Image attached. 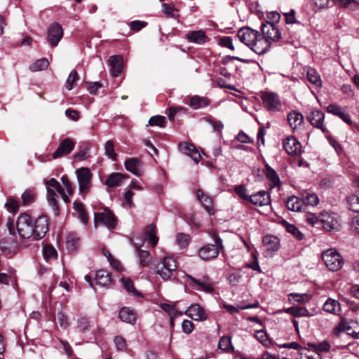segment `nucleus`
I'll use <instances>...</instances> for the list:
<instances>
[{"instance_id":"nucleus-30","label":"nucleus","mask_w":359,"mask_h":359,"mask_svg":"<svg viewBox=\"0 0 359 359\" xmlns=\"http://www.w3.org/2000/svg\"><path fill=\"white\" fill-rule=\"evenodd\" d=\"M128 178L127 175L120 172H112L111 173L105 181V184L108 187H116L122 184L124 180Z\"/></svg>"},{"instance_id":"nucleus-33","label":"nucleus","mask_w":359,"mask_h":359,"mask_svg":"<svg viewBox=\"0 0 359 359\" xmlns=\"http://www.w3.org/2000/svg\"><path fill=\"white\" fill-rule=\"evenodd\" d=\"M304 201L303 199L296 196H291L286 201V207L289 210L299 212L302 210Z\"/></svg>"},{"instance_id":"nucleus-59","label":"nucleus","mask_w":359,"mask_h":359,"mask_svg":"<svg viewBox=\"0 0 359 359\" xmlns=\"http://www.w3.org/2000/svg\"><path fill=\"white\" fill-rule=\"evenodd\" d=\"M161 308L168 313L170 316H178L182 315V312L176 311L173 305L163 303L161 304Z\"/></svg>"},{"instance_id":"nucleus-63","label":"nucleus","mask_w":359,"mask_h":359,"mask_svg":"<svg viewBox=\"0 0 359 359\" xmlns=\"http://www.w3.org/2000/svg\"><path fill=\"white\" fill-rule=\"evenodd\" d=\"M336 301L328 299L323 305V311L330 313L335 314Z\"/></svg>"},{"instance_id":"nucleus-53","label":"nucleus","mask_w":359,"mask_h":359,"mask_svg":"<svg viewBox=\"0 0 359 359\" xmlns=\"http://www.w3.org/2000/svg\"><path fill=\"white\" fill-rule=\"evenodd\" d=\"M258 306H259V304L257 303V304H246L244 306H238V308H236L232 305L225 304L224 306V307L231 314H234V313H238L239 309L245 310V309H251V308H257V307H258Z\"/></svg>"},{"instance_id":"nucleus-21","label":"nucleus","mask_w":359,"mask_h":359,"mask_svg":"<svg viewBox=\"0 0 359 359\" xmlns=\"http://www.w3.org/2000/svg\"><path fill=\"white\" fill-rule=\"evenodd\" d=\"M124 165L126 169L136 176L143 175V163L137 158H130L125 161Z\"/></svg>"},{"instance_id":"nucleus-29","label":"nucleus","mask_w":359,"mask_h":359,"mask_svg":"<svg viewBox=\"0 0 359 359\" xmlns=\"http://www.w3.org/2000/svg\"><path fill=\"white\" fill-rule=\"evenodd\" d=\"M186 39L191 43L204 44L209 41L210 39L203 30L191 31L186 34Z\"/></svg>"},{"instance_id":"nucleus-56","label":"nucleus","mask_w":359,"mask_h":359,"mask_svg":"<svg viewBox=\"0 0 359 359\" xmlns=\"http://www.w3.org/2000/svg\"><path fill=\"white\" fill-rule=\"evenodd\" d=\"M165 117L163 116H154L149 120V124L151 126H159L161 128H164L165 126Z\"/></svg>"},{"instance_id":"nucleus-20","label":"nucleus","mask_w":359,"mask_h":359,"mask_svg":"<svg viewBox=\"0 0 359 359\" xmlns=\"http://www.w3.org/2000/svg\"><path fill=\"white\" fill-rule=\"evenodd\" d=\"M179 149L184 154L190 156L196 163H198L201 159L199 151L193 144L188 142L180 143Z\"/></svg>"},{"instance_id":"nucleus-16","label":"nucleus","mask_w":359,"mask_h":359,"mask_svg":"<svg viewBox=\"0 0 359 359\" xmlns=\"http://www.w3.org/2000/svg\"><path fill=\"white\" fill-rule=\"evenodd\" d=\"M324 118V113L319 109H313L307 116V119L312 126L320 129L324 133H327V128L323 123Z\"/></svg>"},{"instance_id":"nucleus-47","label":"nucleus","mask_w":359,"mask_h":359,"mask_svg":"<svg viewBox=\"0 0 359 359\" xmlns=\"http://www.w3.org/2000/svg\"><path fill=\"white\" fill-rule=\"evenodd\" d=\"M349 210L359 213V191L347 198Z\"/></svg>"},{"instance_id":"nucleus-11","label":"nucleus","mask_w":359,"mask_h":359,"mask_svg":"<svg viewBox=\"0 0 359 359\" xmlns=\"http://www.w3.org/2000/svg\"><path fill=\"white\" fill-rule=\"evenodd\" d=\"M261 30L262 35L270 43L278 41L281 39V32L273 23L263 22Z\"/></svg>"},{"instance_id":"nucleus-22","label":"nucleus","mask_w":359,"mask_h":359,"mask_svg":"<svg viewBox=\"0 0 359 359\" xmlns=\"http://www.w3.org/2000/svg\"><path fill=\"white\" fill-rule=\"evenodd\" d=\"M270 46V41H268L267 39L259 33V37H257L250 48L257 54L262 55L265 53L269 49Z\"/></svg>"},{"instance_id":"nucleus-31","label":"nucleus","mask_w":359,"mask_h":359,"mask_svg":"<svg viewBox=\"0 0 359 359\" xmlns=\"http://www.w3.org/2000/svg\"><path fill=\"white\" fill-rule=\"evenodd\" d=\"M287 121L293 130L299 129L304 123V116L297 111L293 110L287 114Z\"/></svg>"},{"instance_id":"nucleus-61","label":"nucleus","mask_w":359,"mask_h":359,"mask_svg":"<svg viewBox=\"0 0 359 359\" xmlns=\"http://www.w3.org/2000/svg\"><path fill=\"white\" fill-rule=\"evenodd\" d=\"M234 191L240 198L249 201L250 196L247 194V189L244 185L241 184L236 186L234 187Z\"/></svg>"},{"instance_id":"nucleus-49","label":"nucleus","mask_w":359,"mask_h":359,"mask_svg":"<svg viewBox=\"0 0 359 359\" xmlns=\"http://www.w3.org/2000/svg\"><path fill=\"white\" fill-rule=\"evenodd\" d=\"M284 226L285 227L286 231L288 233H290L292 235H293L297 240L301 241L303 239V233L300 232V231L295 225L284 221Z\"/></svg>"},{"instance_id":"nucleus-5","label":"nucleus","mask_w":359,"mask_h":359,"mask_svg":"<svg viewBox=\"0 0 359 359\" xmlns=\"http://www.w3.org/2000/svg\"><path fill=\"white\" fill-rule=\"evenodd\" d=\"M16 226L20 236L23 238H33V220L29 215L20 214L17 219Z\"/></svg>"},{"instance_id":"nucleus-50","label":"nucleus","mask_w":359,"mask_h":359,"mask_svg":"<svg viewBox=\"0 0 359 359\" xmlns=\"http://www.w3.org/2000/svg\"><path fill=\"white\" fill-rule=\"evenodd\" d=\"M36 194L33 190H26L21 196L22 203L23 205H28L34 202Z\"/></svg>"},{"instance_id":"nucleus-40","label":"nucleus","mask_w":359,"mask_h":359,"mask_svg":"<svg viewBox=\"0 0 359 359\" xmlns=\"http://www.w3.org/2000/svg\"><path fill=\"white\" fill-rule=\"evenodd\" d=\"M218 348L226 353L234 352V348L231 344V339L228 336H223L220 338L218 343Z\"/></svg>"},{"instance_id":"nucleus-25","label":"nucleus","mask_w":359,"mask_h":359,"mask_svg":"<svg viewBox=\"0 0 359 359\" xmlns=\"http://www.w3.org/2000/svg\"><path fill=\"white\" fill-rule=\"evenodd\" d=\"M265 176L266 179L269 182V185L271 189L273 188H278V189H280L282 183L280 180V177L276 172V171L272 168L269 165L266 164L265 165V171H264Z\"/></svg>"},{"instance_id":"nucleus-28","label":"nucleus","mask_w":359,"mask_h":359,"mask_svg":"<svg viewBox=\"0 0 359 359\" xmlns=\"http://www.w3.org/2000/svg\"><path fill=\"white\" fill-rule=\"evenodd\" d=\"M111 67L110 72L114 77L118 76L123 71V57L121 55L111 56L108 60Z\"/></svg>"},{"instance_id":"nucleus-38","label":"nucleus","mask_w":359,"mask_h":359,"mask_svg":"<svg viewBox=\"0 0 359 359\" xmlns=\"http://www.w3.org/2000/svg\"><path fill=\"white\" fill-rule=\"evenodd\" d=\"M287 313L292 315L293 317L310 316L309 311L306 307L303 306H292L284 309Z\"/></svg>"},{"instance_id":"nucleus-57","label":"nucleus","mask_w":359,"mask_h":359,"mask_svg":"<svg viewBox=\"0 0 359 359\" xmlns=\"http://www.w3.org/2000/svg\"><path fill=\"white\" fill-rule=\"evenodd\" d=\"M176 242L181 248H184L190 242V236L182 233H178L176 236Z\"/></svg>"},{"instance_id":"nucleus-8","label":"nucleus","mask_w":359,"mask_h":359,"mask_svg":"<svg viewBox=\"0 0 359 359\" xmlns=\"http://www.w3.org/2000/svg\"><path fill=\"white\" fill-rule=\"evenodd\" d=\"M76 328L82 334L91 333L95 334L97 331L100 332L97 323L87 316H80L76 320Z\"/></svg>"},{"instance_id":"nucleus-3","label":"nucleus","mask_w":359,"mask_h":359,"mask_svg":"<svg viewBox=\"0 0 359 359\" xmlns=\"http://www.w3.org/2000/svg\"><path fill=\"white\" fill-rule=\"evenodd\" d=\"M47 184V194L46 198L49 205L52 208L54 215L58 216L60 215V207L57 201V196L55 190L59 194H62L64 188L60 185L59 182L55 178H51L46 182Z\"/></svg>"},{"instance_id":"nucleus-10","label":"nucleus","mask_w":359,"mask_h":359,"mask_svg":"<svg viewBox=\"0 0 359 359\" xmlns=\"http://www.w3.org/2000/svg\"><path fill=\"white\" fill-rule=\"evenodd\" d=\"M49 227L48 218L46 215H41L33 221V239L40 240L43 238Z\"/></svg>"},{"instance_id":"nucleus-4","label":"nucleus","mask_w":359,"mask_h":359,"mask_svg":"<svg viewBox=\"0 0 359 359\" xmlns=\"http://www.w3.org/2000/svg\"><path fill=\"white\" fill-rule=\"evenodd\" d=\"M177 269L176 261L171 257H165L154 266V271L163 280H170Z\"/></svg>"},{"instance_id":"nucleus-43","label":"nucleus","mask_w":359,"mask_h":359,"mask_svg":"<svg viewBox=\"0 0 359 359\" xmlns=\"http://www.w3.org/2000/svg\"><path fill=\"white\" fill-rule=\"evenodd\" d=\"M308 346L311 347L313 351L318 352L320 355L321 353L327 352L330 349V345L327 341L320 343H309Z\"/></svg>"},{"instance_id":"nucleus-14","label":"nucleus","mask_w":359,"mask_h":359,"mask_svg":"<svg viewBox=\"0 0 359 359\" xmlns=\"http://www.w3.org/2000/svg\"><path fill=\"white\" fill-rule=\"evenodd\" d=\"M259 32L257 30L252 29L248 27L241 28L238 33L237 36L241 41L248 47H250L254 41L259 37Z\"/></svg>"},{"instance_id":"nucleus-34","label":"nucleus","mask_w":359,"mask_h":359,"mask_svg":"<svg viewBox=\"0 0 359 359\" xmlns=\"http://www.w3.org/2000/svg\"><path fill=\"white\" fill-rule=\"evenodd\" d=\"M334 213L323 212L320 215V224L327 231H331L334 225Z\"/></svg>"},{"instance_id":"nucleus-45","label":"nucleus","mask_w":359,"mask_h":359,"mask_svg":"<svg viewBox=\"0 0 359 359\" xmlns=\"http://www.w3.org/2000/svg\"><path fill=\"white\" fill-rule=\"evenodd\" d=\"M67 248L69 250L75 251L79 246V238L75 233H69L67 237Z\"/></svg>"},{"instance_id":"nucleus-46","label":"nucleus","mask_w":359,"mask_h":359,"mask_svg":"<svg viewBox=\"0 0 359 359\" xmlns=\"http://www.w3.org/2000/svg\"><path fill=\"white\" fill-rule=\"evenodd\" d=\"M299 359H321L318 352H314L307 348H302L299 350Z\"/></svg>"},{"instance_id":"nucleus-36","label":"nucleus","mask_w":359,"mask_h":359,"mask_svg":"<svg viewBox=\"0 0 359 359\" xmlns=\"http://www.w3.org/2000/svg\"><path fill=\"white\" fill-rule=\"evenodd\" d=\"M73 208L77 212L78 217L80 221L83 224H87L88 222V216L85 209L84 205L81 202L76 201L73 203Z\"/></svg>"},{"instance_id":"nucleus-64","label":"nucleus","mask_w":359,"mask_h":359,"mask_svg":"<svg viewBox=\"0 0 359 359\" xmlns=\"http://www.w3.org/2000/svg\"><path fill=\"white\" fill-rule=\"evenodd\" d=\"M219 44L222 47L228 48L231 50H234L235 48L232 43V38L231 36H224L220 38Z\"/></svg>"},{"instance_id":"nucleus-48","label":"nucleus","mask_w":359,"mask_h":359,"mask_svg":"<svg viewBox=\"0 0 359 359\" xmlns=\"http://www.w3.org/2000/svg\"><path fill=\"white\" fill-rule=\"evenodd\" d=\"M162 11L167 18H177L179 16L176 14L179 10L172 4L163 3L162 4Z\"/></svg>"},{"instance_id":"nucleus-12","label":"nucleus","mask_w":359,"mask_h":359,"mask_svg":"<svg viewBox=\"0 0 359 359\" xmlns=\"http://www.w3.org/2000/svg\"><path fill=\"white\" fill-rule=\"evenodd\" d=\"M262 243L264 248V256L265 257H271L280 248L278 238L273 235L264 236Z\"/></svg>"},{"instance_id":"nucleus-52","label":"nucleus","mask_w":359,"mask_h":359,"mask_svg":"<svg viewBox=\"0 0 359 359\" xmlns=\"http://www.w3.org/2000/svg\"><path fill=\"white\" fill-rule=\"evenodd\" d=\"M105 154L111 160L116 161L117 154L114 150V144L111 140H107L104 144Z\"/></svg>"},{"instance_id":"nucleus-9","label":"nucleus","mask_w":359,"mask_h":359,"mask_svg":"<svg viewBox=\"0 0 359 359\" xmlns=\"http://www.w3.org/2000/svg\"><path fill=\"white\" fill-rule=\"evenodd\" d=\"M94 222L95 225L101 223L111 229H115L117 226V220L114 214L108 208H104L102 212H95Z\"/></svg>"},{"instance_id":"nucleus-7","label":"nucleus","mask_w":359,"mask_h":359,"mask_svg":"<svg viewBox=\"0 0 359 359\" xmlns=\"http://www.w3.org/2000/svg\"><path fill=\"white\" fill-rule=\"evenodd\" d=\"M264 107L269 111H280L282 104L278 94L272 92H264L261 95Z\"/></svg>"},{"instance_id":"nucleus-1","label":"nucleus","mask_w":359,"mask_h":359,"mask_svg":"<svg viewBox=\"0 0 359 359\" xmlns=\"http://www.w3.org/2000/svg\"><path fill=\"white\" fill-rule=\"evenodd\" d=\"M184 278L188 285L197 291L212 293L215 290L214 282L207 273L198 277L187 273Z\"/></svg>"},{"instance_id":"nucleus-62","label":"nucleus","mask_w":359,"mask_h":359,"mask_svg":"<svg viewBox=\"0 0 359 359\" xmlns=\"http://www.w3.org/2000/svg\"><path fill=\"white\" fill-rule=\"evenodd\" d=\"M61 182L63 185L64 189H65L68 195H72L74 191V186L73 184L69 180L67 176H62L61 177Z\"/></svg>"},{"instance_id":"nucleus-58","label":"nucleus","mask_w":359,"mask_h":359,"mask_svg":"<svg viewBox=\"0 0 359 359\" xmlns=\"http://www.w3.org/2000/svg\"><path fill=\"white\" fill-rule=\"evenodd\" d=\"M79 74L76 70H72L65 83V87L67 90H70L73 88L74 83L79 79Z\"/></svg>"},{"instance_id":"nucleus-32","label":"nucleus","mask_w":359,"mask_h":359,"mask_svg":"<svg viewBox=\"0 0 359 359\" xmlns=\"http://www.w3.org/2000/svg\"><path fill=\"white\" fill-rule=\"evenodd\" d=\"M196 196L207 212L211 215H214L215 211L212 207V199L210 196L205 194L203 191L200 189L197 190Z\"/></svg>"},{"instance_id":"nucleus-44","label":"nucleus","mask_w":359,"mask_h":359,"mask_svg":"<svg viewBox=\"0 0 359 359\" xmlns=\"http://www.w3.org/2000/svg\"><path fill=\"white\" fill-rule=\"evenodd\" d=\"M202 119L211 125L214 132L221 133L224 128V124L221 121L216 120L211 116H205Z\"/></svg>"},{"instance_id":"nucleus-27","label":"nucleus","mask_w":359,"mask_h":359,"mask_svg":"<svg viewBox=\"0 0 359 359\" xmlns=\"http://www.w3.org/2000/svg\"><path fill=\"white\" fill-rule=\"evenodd\" d=\"M118 316L123 322L133 325L137 320V313L134 309L124 306L120 309Z\"/></svg>"},{"instance_id":"nucleus-60","label":"nucleus","mask_w":359,"mask_h":359,"mask_svg":"<svg viewBox=\"0 0 359 359\" xmlns=\"http://www.w3.org/2000/svg\"><path fill=\"white\" fill-rule=\"evenodd\" d=\"M134 196V192L131 190H128L125 192L123 195V204L124 206L127 208H133L134 207V203L133 201V197Z\"/></svg>"},{"instance_id":"nucleus-51","label":"nucleus","mask_w":359,"mask_h":359,"mask_svg":"<svg viewBox=\"0 0 359 359\" xmlns=\"http://www.w3.org/2000/svg\"><path fill=\"white\" fill-rule=\"evenodd\" d=\"M288 297L290 301L293 299L294 302H297L300 304L308 302L311 298L310 295L306 293H290L288 294Z\"/></svg>"},{"instance_id":"nucleus-6","label":"nucleus","mask_w":359,"mask_h":359,"mask_svg":"<svg viewBox=\"0 0 359 359\" xmlns=\"http://www.w3.org/2000/svg\"><path fill=\"white\" fill-rule=\"evenodd\" d=\"M79 193L86 196L89 193L92 184V173L88 168L83 167L76 170Z\"/></svg>"},{"instance_id":"nucleus-41","label":"nucleus","mask_w":359,"mask_h":359,"mask_svg":"<svg viewBox=\"0 0 359 359\" xmlns=\"http://www.w3.org/2000/svg\"><path fill=\"white\" fill-rule=\"evenodd\" d=\"M306 75L307 79L311 83L315 85L316 87H320L322 86L320 76L315 69L309 68Z\"/></svg>"},{"instance_id":"nucleus-17","label":"nucleus","mask_w":359,"mask_h":359,"mask_svg":"<svg viewBox=\"0 0 359 359\" xmlns=\"http://www.w3.org/2000/svg\"><path fill=\"white\" fill-rule=\"evenodd\" d=\"M283 147L290 155L298 156L302 152L301 143L293 136L288 137L285 140Z\"/></svg>"},{"instance_id":"nucleus-19","label":"nucleus","mask_w":359,"mask_h":359,"mask_svg":"<svg viewBox=\"0 0 359 359\" xmlns=\"http://www.w3.org/2000/svg\"><path fill=\"white\" fill-rule=\"evenodd\" d=\"M184 314L196 321H203L207 319L208 315L205 309L198 304H191L184 312Z\"/></svg>"},{"instance_id":"nucleus-18","label":"nucleus","mask_w":359,"mask_h":359,"mask_svg":"<svg viewBox=\"0 0 359 359\" xmlns=\"http://www.w3.org/2000/svg\"><path fill=\"white\" fill-rule=\"evenodd\" d=\"M75 142L70 138H65L59 144L57 149L53 154V158H57L70 154L74 149Z\"/></svg>"},{"instance_id":"nucleus-39","label":"nucleus","mask_w":359,"mask_h":359,"mask_svg":"<svg viewBox=\"0 0 359 359\" xmlns=\"http://www.w3.org/2000/svg\"><path fill=\"white\" fill-rule=\"evenodd\" d=\"M121 282L128 292L131 293L134 297H142V294L135 288L134 283L130 278H122Z\"/></svg>"},{"instance_id":"nucleus-42","label":"nucleus","mask_w":359,"mask_h":359,"mask_svg":"<svg viewBox=\"0 0 359 359\" xmlns=\"http://www.w3.org/2000/svg\"><path fill=\"white\" fill-rule=\"evenodd\" d=\"M136 252L139 259L140 264L143 267L148 266L151 260L150 253L147 250H143L141 249L136 250Z\"/></svg>"},{"instance_id":"nucleus-24","label":"nucleus","mask_w":359,"mask_h":359,"mask_svg":"<svg viewBox=\"0 0 359 359\" xmlns=\"http://www.w3.org/2000/svg\"><path fill=\"white\" fill-rule=\"evenodd\" d=\"M95 280L97 285L102 287H110L114 283L111 273L104 269L97 271Z\"/></svg>"},{"instance_id":"nucleus-55","label":"nucleus","mask_w":359,"mask_h":359,"mask_svg":"<svg viewBox=\"0 0 359 359\" xmlns=\"http://www.w3.org/2000/svg\"><path fill=\"white\" fill-rule=\"evenodd\" d=\"M49 62L47 59L42 58L36 60L30 66V69L33 72L43 70L48 68Z\"/></svg>"},{"instance_id":"nucleus-23","label":"nucleus","mask_w":359,"mask_h":359,"mask_svg":"<svg viewBox=\"0 0 359 359\" xmlns=\"http://www.w3.org/2000/svg\"><path fill=\"white\" fill-rule=\"evenodd\" d=\"M322 259L330 271H337V250L330 248L323 252Z\"/></svg>"},{"instance_id":"nucleus-54","label":"nucleus","mask_w":359,"mask_h":359,"mask_svg":"<svg viewBox=\"0 0 359 359\" xmlns=\"http://www.w3.org/2000/svg\"><path fill=\"white\" fill-rule=\"evenodd\" d=\"M43 255L45 259L48 260L50 259H56L57 257V252L56 250L50 245H46L43 248Z\"/></svg>"},{"instance_id":"nucleus-15","label":"nucleus","mask_w":359,"mask_h":359,"mask_svg":"<svg viewBox=\"0 0 359 359\" xmlns=\"http://www.w3.org/2000/svg\"><path fill=\"white\" fill-rule=\"evenodd\" d=\"M357 325V323L353 320H348L341 318V321L338 323V337H341L342 331H346L347 334L351 336L354 339H359V332H355L353 329Z\"/></svg>"},{"instance_id":"nucleus-13","label":"nucleus","mask_w":359,"mask_h":359,"mask_svg":"<svg viewBox=\"0 0 359 359\" xmlns=\"http://www.w3.org/2000/svg\"><path fill=\"white\" fill-rule=\"evenodd\" d=\"M63 36V29L57 23H52L48 29L47 40L52 47L56 46Z\"/></svg>"},{"instance_id":"nucleus-2","label":"nucleus","mask_w":359,"mask_h":359,"mask_svg":"<svg viewBox=\"0 0 359 359\" xmlns=\"http://www.w3.org/2000/svg\"><path fill=\"white\" fill-rule=\"evenodd\" d=\"M210 236L213 238L215 245L206 244L198 251V257L205 261L216 258L224 248L222 240L215 231H212Z\"/></svg>"},{"instance_id":"nucleus-26","label":"nucleus","mask_w":359,"mask_h":359,"mask_svg":"<svg viewBox=\"0 0 359 359\" xmlns=\"http://www.w3.org/2000/svg\"><path fill=\"white\" fill-rule=\"evenodd\" d=\"M249 201L255 205H267L270 203V195L266 191L262 190L250 196Z\"/></svg>"},{"instance_id":"nucleus-35","label":"nucleus","mask_w":359,"mask_h":359,"mask_svg":"<svg viewBox=\"0 0 359 359\" xmlns=\"http://www.w3.org/2000/svg\"><path fill=\"white\" fill-rule=\"evenodd\" d=\"M144 237L149 240L151 247H155L157 245L158 238L156 236V226L154 224H151L146 227Z\"/></svg>"},{"instance_id":"nucleus-37","label":"nucleus","mask_w":359,"mask_h":359,"mask_svg":"<svg viewBox=\"0 0 359 359\" xmlns=\"http://www.w3.org/2000/svg\"><path fill=\"white\" fill-rule=\"evenodd\" d=\"M210 103V101L208 98L198 95H195L190 100V106L194 109L205 107L208 106Z\"/></svg>"}]
</instances>
